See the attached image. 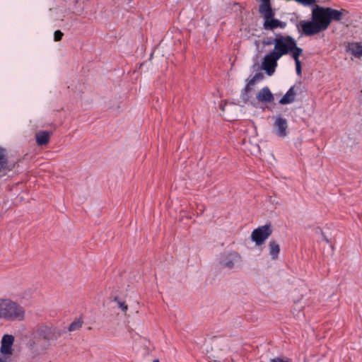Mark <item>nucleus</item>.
I'll return each mask as SVG.
<instances>
[{
    "instance_id": "obj_1",
    "label": "nucleus",
    "mask_w": 362,
    "mask_h": 362,
    "mask_svg": "<svg viewBox=\"0 0 362 362\" xmlns=\"http://www.w3.org/2000/svg\"><path fill=\"white\" fill-rule=\"evenodd\" d=\"M62 334L59 328L49 323L39 324L29 334L27 347L35 356L45 353L52 341L57 340Z\"/></svg>"
},
{
    "instance_id": "obj_2",
    "label": "nucleus",
    "mask_w": 362,
    "mask_h": 362,
    "mask_svg": "<svg viewBox=\"0 0 362 362\" xmlns=\"http://www.w3.org/2000/svg\"><path fill=\"white\" fill-rule=\"evenodd\" d=\"M23 307L10 298H0V319L5 322L22 321L25 319Z\"/></svg>"
},
{
    "instance_id": "obj_3",
    "label": "nucleus",
    "mask_w": 362,
    "mask_h": 362,
    "mask_svg": "<svg viewBox=\"0 0 362 362\" xmlns=\"http://www.w3.org/2000/svg\"><path fill=\"white\" fill-rule=\"evenodd\" d=\"M276 45L272 52L280 58L286 54L293 57L298 50L303 52V49L298 47L296 40L291 35L276 34Z\"/></svg>"
},
{
    "instance_id": "obj_4",
    "label": "nucleus",
    "mask_w": 362,
    "mask_h": 362,
    "mask_svg": "<svg viewBox=\"0 0 362 362\" xmlns=\"http://www.w3.org/2000/svg\"><path fill=\"white\" fill-rule=\"evenodd\" d=\"M241 262V256L234 251L221 253L218 257V264L221 267L232 269Z\"/></svg>"
},
{
    "instance_id": "obj_5",
    "label": "nucleus",
    "mask_w": 362,
    "mask_h": 362,
    "mask_svg": "<svg viewBox=\"0 0 362 362\" xmlns=\"http://www.w3.org/2000/svg\"><path fill=\"white\" fill-rule=\"evenodd\" d=\"M272 225L267 223L253 230L250 238L257 246H260L272 235Z\"/></svg>"
},
{
    "instance_id": "obj_6",
    "label": "nucleus",
    "mask_w": 362,
    "mask_h": 362,
    "mask_svg": "<svg viewBox=\"0 0 362 362\" xmlns=\"http://www.w3.org/2000/svg\"><path fill=\"white\" fill-rule=\"evenodd\" d=\"M297 29L301 35L305 36H312L324 31L321 26L312 18L310 21H300L297 25Z\"/></svg>"
},
{
    "instance_id": "obj_7",
    "label": "nucleus",
    "mask_w": 362,
    "mask_h": 362,
    "mask_svg": "<svg viewBox=\"0 0 362 362\" xmlns=\"http://www.w3.org/2000/svg\"><path fill=\"white\" fill-rule=\"evenodd\" d=\"M262 15L264 18L263 28L266 30H274L277 28L284 29L287 25L286 22L274 18V11Z\"/></svg>"
},
{
    "instance_id": "obj_8",
    "label": "nucleus",
    "mask_w": 362,
    "mask_h": 362,
    "mask_svg": "<svg viewBox=\"0 0 362 362\" xmlns=\"http://www.w3.org/2000/svg\"><path fill=\"white\" fill-rule=\"evenodd\" d=\"M279 59L280 57L271 51L264 56L262 62V69L265 71L267 75L272 76L275 71Z\"/></svg>"
},
{
    "instance_id": "obj_9",
    "label": "nucleus",
    "mask_w": 362,
    "mask_h": 362,
    "mask_svg": "<svg viewBox=\"0 0 362 362\" xmlns=\"http://www.w3.org/2000/svg\"><path fill=\"white\" fill-rule=\"evenodd\" d=\"M311 17L321 26L323 30L327 29L326 7L315 5L312 9Z\"/></svg>"
},
{
    "instance_id": "obj_10",
    "label": "nucleus",
    "mask_w": 362,
    "mask_h": 362,
    "mask_svg": "<svg viewBox=\"0 0 362 362\" xmlns=\"http://www.w3.org/2000/svg\"><path fill=\"white\" fill-rule=\"evenodd\" d=\"M327 28L332 21H340L343 16L348 13L345 9L337 10L330 7H326Z\"/></svg>"
},
{
    "instance_id": "obj_11",
    "label": "nucleus",
    "mask_w": 362,
    "mask_h": 362,
    "mask_svg": "<svg viewBox=\"0 0 362 362\" xmlns=\"http://www.w3.org/2000/svg\"><path fill=\"white\" fill-rule=\"evenodd\" d=\"M288 122L287 120L281 116H277L274 123V129L276 135L284 138L287 135Z\"/></svg>"
},
{
    "instance_id": "obj_12",
    "label": "nucleus",
    "mask_w": 362,
    "mask_h": 362,
    "mask_svg": "<svg viewBox=\"0 0 362 362\" xmlns=\"http://www.w3.org/2000/svg\"><path fill=\"white\" fill-rule=\"evenodd\" d=\"M14 342V337L11 334H4L1 341L0 351L4 355H11L13 354L12 346Z\"/></svg>"
},
{
    "instance_id": "obj_13",
    "label": "nucleus",
    "mask_w": 362,
    "mask_h": 362,
    "mask_svg": "<svg viewBox=\"0 0 362 362\" xmlns=\"http://www.w3.org/2000/svg\"><path fill=\"white\" fill-rule=\"evenodd\" d=\"M257 99L261 103H272L274 98L269 88L267 86H265L260 89L257 93Z\"/></svg>"
},
{
    "instance_id": "obj_14",
    "label": "nucleus",
    "mask_w": 362,
    "mask_h": 362,
    "mask_svg": "<svg viewBox=\"0 0 362 362\" xmlns=\"http://www.w3.org/2000/svg\"><path fill=\"white\" fill-rule=\"evenodd\" d=\"M296 95L294 86H291L284 95L279 100V103L281 105L291 104L294 102Z\"/></svg>"
},
{
    "instance_id": "obj_15",
    "label": "nucleus",
    "mask_w": 362,
    "mask_h": 362,
    "mask_svg": "<svg viewBox=\"0 0 362 362\" xmlns=\"http://www.w3.org/2000/svg\"><path fill=\"white\" fill-rule=\"evenodd\" d=\"M50 133L46 131H42L36 134V142L39 146L47 144L49 141Z\"/></svg>"
},
{
    "instance_id": "obj_16",
    "label": "nucleus",
    "mask_w": 362,
    "mask_h": 362,
    "mask_svg": "<svg viewBox=\"0 0 362 362\" xmlns=\"http://www.w3.org/2000/svg\"><path fill=\"white\" fill-rule=\"evenodd\" d=\"M269 253L272 259H276L280 252L279 245L274 240L270 241L268 245Z\"/></svg>"
},
{
    "instance_id": "obj_17",
    "label": "nucleus",
    "mask_w": 362,
    "mask_h": 362,
    "mask_svg": "<svg viewBox=\"0 0 362 362\" xmlns=\"http://www.w3.org/2000/svg\"><path fill=\"white\" fill-rule=\"evenodd\" d=\"M349 50L356 57L362 56V45L360 43H351L349 45Z\"/></svg>"
},
{
    "instance_id": "obj_18",
    "label": "nucleus",
    "mask_w": 362,
    "mask_h": 362,
    "mask_svg": "<svg viewBox=\"0 0 362 362\" xmlns=\"http://www.w3.org/2000/svg\"><path fill=\"white\" fill-rule=\"evenodd\" d=\"M261 4L259 7V12L261 14L274 11L272 8L270 0H260Z\"/></svg>"
},
{
    "instance_id": "obj_19",
    "label": "nucleus",
    "mask_w": 362,
    "mask_h": 362,
    "mask_svg": "<svg viewBox=\"0 0 362 362\" xmlns=\"http://www.w3.org/2000/svg\"><path fill=\"white\" fill-rule=\"evenodd\" d=\"M261 4L259 7V12L261 14L274 11L272 8L270 0H260Z\"/></svg>"
},
{
    "instance_id": "obj_20",
    "label": "nucleus",
    "mask_w": 362,
    "mask_h": 362,
    "mask_svg": "<svg viewBox=\"0 0 362 362\" xmlns=\"http://www.w3.org/2000/svg\"><path fill=\"white\" fill-rule=\"evenodd\" d=\"M8 164L6 150L0 147V172L4 170Z\"/></svg>"
},
{
    "instance_id": "obj_21",
    "label": "nucleus",
    "mask_w": 362,
    "mask_h": 362,
    "mask_svg": "<svg viewBox=\"0 0 362 362\" xmlns=\"http://www.w3.org/2000/svg\"><path fill=\"white\" fill-rule=\"evenodd\" d=\"M302 53L303 52H300V51L298 50L296 54H294V56L292 57L295 61L296 74L298 76L301 75V63L300 62L299 57L302 54Z\"/></svg>"
},
{
    "instance_id": "obj_22",
    "label": "nucleus",
    "mask_w": 362,
    "mask_h": 362,
    "mask_svg": "<svg viewBox=\"0 0 362 362\" xmlns=\"http://www.w3.org/2000/svg\"><path fill=\"white\" fill-rule=\"evenodd\" d=\"M251 91H252L251 90H250L249 88H247L246 87H245L242 90L241 93H240V99L245 104H247L249 103L250 98L251 97L250 95V93Z\"/></svg>"
},
{
    "instance_id": "obj_23",
    "label": "nucleus",
    "mask_w": 362,
    "mask_h": 362,
    "mask_svg": "<svg viewBox=\"0 0 362 362\" xmlns=\"http://www.w3.org/2000/svg\"><path fill=\"white\" fill-rule=\"evenodd\" d=\"M83 324V321L80 319L75 320L74 322H72L69 327V332H74L76 330H78L79 328L81 327Z\"/></svg>"
},
{
    "instance_id": "obj_24",
    "label": "nucleus",
    "mask_w": 362,
    "mask_h": 362,
    "mask_svg": "<svg viewBox=\"0 0 362 362\" xmlns=\"http://www.w3.org/2000/svg\"><path fill=\"white\" fill-rule=\"evenodd\" d=\"M114 301L117 303V307L123 312H126L127 310L128 307L124 301L120 300L118 298H115Z\"/></svg>"
},
{
    "instance_id": "obj_25",
    "label": "nucleus",
    "mask_w": 362,
    "mask_h": 362,
    "mask_svg": "<svg viewBox=\"0 0 362 362\" xmlns=\"http://www.w3.org/2000/svg\"><path fill=\"white\" fill-rule=\"evenodd\" d=\"M276 37H267V39H264L262 41V44L266 46H269L272 45H276Z\"/></svg>"
},
{
    "instance_id": "obj_26",
    "label": "nucleus",
    "mask_w": 362,
    "mask_h": 362,
    "mask_svg": "<svg viewBox=\"0 0 362 362\" xmlns=\"http://www.w3.org/2000/svg\"><path fill=\"white\" fill-rule=\"evenodd\" d=\"M296 2L305 6H309L316 3L317 0H295Z\"/></svg>"
},
{
    "instance_id": "obj_27",
    "label": "nucleus",
    "mask_w": 362,
    "mask_h": 362,
    "mask_svg": "<svg viewBox=\"0 0 362 362\" xmlns=\"http://www.w3.org/2000/svg\"><path fill=\"white\" fill-rule=\"evenodd\" d=\"M256 82L257 81L252 77L251 78L247 80V84L245 87L252 90V87L255 85Z\"/></svg>"
},
{
    "instance_id": "obj_28",
    "label": "nucleus",
    "mask_w": 362,
    "mask_h": 362,
    "mask_svg": "<svg viewBox=\"0 0 362 362\" xmlns=\"http://www.w3.org/2000/svg\"><path fill=\"white\" fill-rule=\"evenodd\" d=\"M63 33L60 30H56L54 34V39L55 41H59L62 40Z\"/></svg>"
},
{
    "instance_id": "obj_29",
    "label": "nucleus",
    "mask_w": 362,
    "mask_h": 362,
    "mask_svg": "<svg viewBox=\"0 0 362 362\" xmlns=\"http://www.w3.org/2000/svg\"><path fill=\"white\" fill-rule=\"evenodd\" d=\"M252 78L256 81H261L264 78V76H263V74L261 73V72H259V73H256L253 76Z\"/></svg>"
},
{
    "instance_id": "obj_30",
    "label": "nucleus",
    "mask_w": 362,
    "mask_h": 362,
    "mask_svg": "<svg viewBox=\"0 0 362 362\" xmlns=\"http://www.w3.org/2000/svg\"><path fill=\"white\" fill-rule=\"evenodd\" d=\"M0 362H8L6 357H1L0 356Z\"/></svg>"
},
{
    "instance_id": "obj_31",
    "label": "nucleus",
    "mask_w": 362,
    "mask_h": 362,
    "mask_svg": "<svg viewBox=\"0 0 362 362\" xmlns=\"http://www.w3.org/2000/svg\"><path fill=\"white\" fill-rule=\"evenodd\" d=\"M133 0H124V3L129 5Z\"/></svg>"
},
{
    "instance_id": "obj_32",
    "label": "nucleus",
    "mask_w": 362,
    "mask_h": 362,
    "mask_svg": "<svg viewBox=\"0 0 362 362\" xmlns=\"http://www.w3.org/2000/svg\"><path fill=\"white\" fill-rule=\"evenodd\" d=\"M322 240L326 241L327 243H329V240L322 234Z\"/></svg>"
},
{
    "instance_id": "obj_33",
    "label": "nucleus",
    "mask_w": 362,
    "mask_h": 362,
    "mask_svg": "<svg viewBox=\"0 0 362 362\" xmlns=\"http://www.w3.org/2000/svg\"><path fill=\"white\" fill-rule=\"evenodd\" d=\"M153 362H158V358L154 359Z\"/></svg>"
}]
</instances>
